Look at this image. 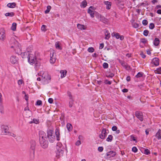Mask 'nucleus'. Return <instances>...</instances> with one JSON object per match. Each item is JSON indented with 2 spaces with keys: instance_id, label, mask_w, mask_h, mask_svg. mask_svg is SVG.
I'll list each match as a JSON object with an SVG mask.
<instances>
[{
  "instance_id": "nucleus-1",
  "label": "nucleus",
  "mask_w": 161,
  "mask_h": 161,
  "mask_svg": "<svg viewBox=\"0 0 161 161\" xmlns=\"http://www.w3.org/2000/svg\"><path fill=\"white\" fill-rule=\"evenodd\" d=\"M39 140L41 146L44 149L47 148L48 146V142L45 133L40 131L39 133Z\"/></svg>"
},
{
  "instance_id": "nucleus-2",
  "label": "nucleus",
  "mask_w": 161,
  "mask_h": 161,
  "mask_svg": "<svg viewBox=\"0 0 161 161\" xmlns=\"http://www.w3.org/2000/svg\"><path fill=\"white\" fill-rule=\"evenodd\" d=\"M36 147V141L33 140H31L29 143V159L31 161L33 160L35 158V151Z\"/></svg>"
},
{
  "instance_id": "nucleus-3",
  "label": "nucleus",
  "mask_w": 161,
  "mask_h": 161,
  "mask_svg": "<svg viewBox=\"0 0 161 161\" xmlns=\"http://www.w3.org/2000/svg\"><path fill=\"white\" fill-rule=\"evenodd\" d=\"M28 62L31 65L35 63V68L36 70H37L41 66L40 63L36 61V59L35 56L33 54L30 53L28 54Z\"/></svg>"
},
{
  "instance_id": "nucleus-4",
  "label": "nucleus",
  "mask_w": 161,
  "mask_h": 161,
  "mask_svg": "<svg viewBox=\"0 0 161 161\" xmlns=\"http://www.w3.org/2000/svg\"><path fill=\"white\" fill-rule=\"evenodd\" d=\"M56 148L57 150L56 151V155L57 158H58L60 156H63L64 148L62 146H58V145H57Z\"/></svg>"
},
{
  "instance_id": "nucleus-5",
  "label": "nucleus",
  "mask_w": 161,
  "mask_h": 161,
  "mask_svg": "<svg viewBox=\"0 0 161 161\" xmlns=\"http://www.w3.org/2000/svg\"><path fill=\"white\" fill-rule=\"evenodd\" d=\"M40 74H42V75H40L44 79L46 80L48 79L50 80L51 79V77L50 75H49L47 72H43L41 71L40 73Z\"/></svg>"
},
{
  "instance_id": "nucleus-6",
  "label": "nucleus",
  "mask_w": 161,
  "mask_h": 161,
  "mask_svg": "<svg viewBox=\"0 0 161 161\" xmlns=\"http://www.w3.org/2000/svg\"><path fill=\"white\" fill-rule=\"evenodd\" d=\"M135 115L141 121L143 120V117L142 112L138 111H136Z\"/></svg>"
},
{
  "instance_id": "nucleus-7",
  "label": "nucleus",
  "mask_w": 161,
  "mask_h": 161,
  "mask_svg": "<svg viewBox=\"0 0 161 161\" xmlns=\"http://www.w3.org/2000/svg\"><path fill=\"white\" fill-rule=\"evenodd\" d=\"M107 130L105 128H103L101 134H100L99 136L101 139H104L107 135Z\"/></svg>"
},
{
  "instance_id": "nucleus-8",
  "label": "nucleus",
  "mask_w": 161,
  "mask_h": 161,
  "mask_svg": "<svg viewBox=\"0 0 161 161\" xmlns=\"http://www.w3.org/2000/svg\"><path fill=\"white\" fill-rule=\"evenodd\" d=\"M5 38V31L3 28L0 29V40H3Z\"/></svg>"
},
{
  "instance_id": "nucleus-9",
  "label": "nucleus",
  "mask_w": 161,
  "mask_h": 161,
  "mask_svg": "<svg viewBox=\"0 0 161 161\" xmlns=\"http://www.w3.org/2000/svg\"><path fill=\"white\" fill-rule=\"evenodd\" d=\"M116 153L114 151H111L108 152L106 154V158H110L112 157H114L116 155Z\"/></svg>"
},
{
  "instance_id": "nucleus-10",
  "label": "nucleus",
  "mask_w": 161,
  "mask_h": 161,
  "mask_svg": "<svg viewBox=\"0 0 161 161\" xmlns=\"http://www.w3.org/2000/svg\"><path fill=\"white\" fill-rule=\"evenodd\" d=\"M1 128L4 131V133H5L6 134H9L10 132L8 131L9 130V127L8 126L3 125L1 126Z\"/></svg>"
},
{
  "instance_id": "nucleus-11",
  "label": "nucleus",
  "mask_w": 161,
  "mask_h": 161,
  "mask_svg": "<svg viewBox=\"0 0 161 161\" xmlns=\"http://www.w3.org/2000/svg\"><path fill=\"white\" fill-rule=\"evenodd\" d=\"M159 59L158 58L155 57L153 59L151 63L153 64L155 66H157L159 65Z\"/></svg>"
},
{
  "instance_id": "nucleus-12",
  "label": "nucleus",
  "mask_w": 161,
  "mask_h": 161,
  "mask_svg": "<svg viewBox=\"0 0 161 161\" xmlns=\"http://www.w3.org/2000/svg\"><path fill=\"white\" fill-rule=\"evenodd\" d=\"M56 140L59 141L60 140V130L58 127H57L55 130Z\"/></svg>"
},
{
  "instance_id": "nucleus-13",
  "label": "nucleus",
  "mask_w": 161,
  "mask_h": 161,
  "mask_svg": "<svg viewBox=\"0 0 161 161\" xmlns=\"http://www.w3.org/2000/svg\"><path fill=\"white\" fill-rule=\"evenodd\" d=\"M18 61L17 58L14 56H12L10 58V61L13 64H15Z\"/></svg>"
},
{
  "instance_id": "nucleus-14",
  "label": "nucleus",
  "mask_w": 161,
  "mask_h": 161,
  "mask_svg": "<svg viewBox=\"0 0 161 161\" xmlns=\"http://www.w3.org/2000/svg\"><path fill=\"white\" fill-rule=\"evenodd\" d=\"M93 7L92 6L90 7L89 8L88 10V13H89L91 15V17L93 18L94 17V12L92 9H90L91 8H92Z\"/></svg>"
},
{
  "instance_id": "nucleus-15",
  "label": "nucleus",
  "mask_w": 161,
  "mask_h": 161,
  "mask_svg": "<svg viewBox=\"0 0 161 161\" xmlns=\"http://www.w3.org/2000/svg\"><path fill=\"white\" fill-rule=\"evenodd\" d=\"M100 20L105 24H107L108 22V20L103 16L100 18Z\"/></svg>"
},
{
  "instance_id": "nucleus-16",
  "label": "nucleus",
  "mask_w": 161,
  "mask_h": 161,
  "mask_svg": "<svg viewBox=\"0 0 161 161\" xmlns=\"http://www.w3.org/2000/svg\"><path fill=\"white\" fill-rule=\"evenodd\" d=\"M56 59V55L53 56H51L50 57V62L51 64H53L55 63Z\"/></svg>"
},
{
  "instance_id": "nucleus-17",
  "label": "nucleus",
  "mask_w": 161,
  "mask_h": 161,
  "mask_svg": "<svg viewBox=\"0 0 161 161\" xmlns=\"http://www.w3.org/2000/svg\"><path fill=\"white\" fill-rule=\"evenodd\" d=\"M77 27L81 30H85L86 29V27L83 25H81L78 24L77 25Z\"/></svg>"
},
{
  "instance_id": "nucleus-18",
  "label": "nucleus",
  "mask_w": 161,
  "mask_h": 161,
  "mask_svg": "<svg viewBox=\"0 0 161 161\" xmlns=\"http://www.w3.org/2000/svg\"><path fill=\"white\" fill-rule=\"evenodd\" d=\"M105 4L106 5V8L107 9H109L110 8L111 6L112 3L109 1H105L104 2Z\"/></svg>"
},
{
  "instance_id": "nucleus-19",
  "label": "nucleus",
  "mask_w": 161,
  "mask_h": 161,
  "mask_svg": "<svg viewBox=\"0 0 161 161\" xmlns=\"http://www.w3.org/2000/svg\"><path fill=\"white\" fill-rule=\"evenodd\" d=\"M156 137L158 139H161V130L159 129L156 135Z\"/></svg>"
},
{
  "instance_id": "nucleus-20",
  "label": "nucleus",
  "mask_w": 161,
  "mask_h": 161,
  "mask_svg": "<svg viewBox=\"0 0 161 161\" xmlns=\"http://www.w3.org/2000/svg\"><path fill=\"white\" fill-rule=\"evenodd\" d=\"M16 5L15 3H9L7 4V6L9 8H13L15 7Z\"/></svg>"
},
{
  "instance_id": "nucleus-21",
  "label": "nucleus",
  "mask_w": 161,
  "mask_h": 161,
  "mask_svg": "<svg viewBox=\"0 0 161 161\" xmlns=\"http://www.w3.org/2000/svg\"><path fill=\"white\" fill-rule=\"evenodd\" d=\"M114 75V74L111 72L110 71L106 73V76L107 77L112 78Z\"/></svg>"
},
{
  "instance_id": "nucleus-22",
  "label": "nucleus",
  "mask_w": 161,
  "mask_h": 161,
  "mask_svg": "<svg viewBox=\"0 0 161 161\" xmlns=\"http://www.w3.org/2000/svg\"><path fill=\"white\" fill-rule=\"evenodd\" d=\"M105 31H105V35L106 36L105 39L108 40L110 37V33L108 30H105Z\"/></svg>"
},
{
  "instance_id": "nucleus-23",
  "label": "nucleus",
  "mask_w": 161,
  "mask_h": 161,
  "mask_svg": "<svg viewBox=\"0 0 161 161\" xmlns=\"http://www.w3.org/2000/svg\"><path fill=\"white\" fill-rule=\"evenodd\" d=\"M160 42V41L158 38H156L153 42L154 45L156 46H158Z\"/></svg>"
},
{
  "instance_id": "nucleus-24",
  "label": "nucleus",
  "mask_w": 161,
  "mask_h": 161,
  "mask_svg": "<svg viewBox=\"0 0 161 161\" xmlns=\"http://www.w3.org/2000/svg\"><path fill=\"white\" fill-rule=\"evenodd\" d=\"M47 137L48 138L49 141L51 143L53 142L55 140V136L53 135L49 136Z\"/></svg>"
},
{
  "instance_id": "nucleus-25",
  "label": "nucleus",
  "mask_w": 161,
  "mask_h": 161,
  "mask_svg": "<svg viewBox=\"0 0 161 161\" xmlns=\"http://www.w3.org/2000/svg\"><path fill=\"white\" fill-rule=\"evenodd\" d=\"M67 71L66 70H61L60 71V73L61 74V77L63 78L64 77L66 74Z\"/></svg>"
},
{
  "instance_id": "nucleus-26",
  "label": "nucleus",
  "mask_w": 161,
  "mask_h": 161,
  "mask_svg": "<svg viewBox=\"0 0 161 161\" xmlns=\"http://www.w3.org/2000/svg\"><path fill=\"white\" fill-rule=\"evenodd\" d=\"M66 127L67 128V130H69V131H70L72 129V125L69 123H68L66 125Z\"/></svg>"
},
{
  "instance_id": "nucleus-27",
  "label": "nucleus",
  "mask_w": 161,
  "mask_h": 161,
  "mask_svg": "<svg viewBox=\"0 0 161 161\" xmlns=\"http://www.w3.org/2000/svg\"><path fill=\"white\" fill-rule=\"evenodd\" d=\"M17 24L16 23H13L11 27V29L13 31H15L16 29Z\"/></svg>"
},
{
  "instance_id": "nucleus-28",
  "label": "nucleus",
  "mask_w": 161,
  "mask_h": 161,
  "mask_svg": "<svg viewBox=\"0 0 161 161\" xmlns=\"http://www.w3.org/2000/svg\"><path fill=\"white\" fill-rule=\"evenodd\" d=\"M0 112L1 114H3L4 113L3 103H0Z\"/></svg>"
},
{
  "instance_id": "nucleus-29",
  "label": "nucleus",
  "mask_w": 161,
  "mask_h": 161,
  "mask_svg": "<svg viewBox=\"0 0 161 161\" xmlns=\"http://www.w3.org/2000/svg\"><path fill=\"white\" fill-rule=\"evenodd\" d=\"M87 2L86 0L83 1L80 4V6L83 8H85L87 5Z\"/></svg>"
},
{
  "instance_id": "nucleus-30",
  "label": "nucleus",
  "mask_w": 161,
  "mask_h": 161,
  "mask_svg": "<svg viewBox=\"0 0 161 161\" xmlns=\"http://www.w3.org/2000/svg\"><path fill=\"white\" fill-rule=\"evenodd\" d=\"M32 114V112L31 111H29L26 112L25 114L26 117L28 118L30 117Z\"/></svg>"
},
{
  "instance_id": "nucleus-31",
  "label": "nucleus",
  "mask_w": 161,
  "mask_h": 161,
  "mask_svg": "<svg viewBox=\"0 0 161 161\" xmlns=\"http://www.w3.org/2000/svg\"><path fill=\"white\" fill-rule=\"evenodd\" d=\"M53 130H48L47 131V137L51 136L53 135Z\"/></svg>"
},
{
  "instance_id": "nucleus-32",
  "label": "nucleus",
  "mask_w": 161,
  "mask_h": 161,
  "mask_svg": "<svg viewBox=\"0 0 161 161\" xmlns=\"http://www.w3.org/2000/svg\"><path fill=\"white\" fill-rule=\"evenodd\" d=\"M15 14L13 12L7 13L5 14L6 16L12 17L14 16Z\"/></svg>"
},
{
  "instance_id": "nucleus-33",
  "label": "nucleus",
  "mask_w": 161,
  "mask_h": 161,
  "mask_svg": "<svg viewBox=\"0 0 161 161\" xmlns=\"http://www.w3.org/2000/svg\"><path fill=\"white\" fill-rule=\"evenodd\" d=\"M113 136L112 135H109L106 139V141L108 142H111L112 140Z\"/></svg>"
},
{
  "instance_id": "nucleus-34",
  "label": "nucleus",
  "mask_w": 161,
  "mask_h": 161,
  "mask_svg": "<svg viewBox=\"0 0 161 161\" xmlns=\"http://www.w3.org/2000/svg\"><path fill=\"white\" fill-rule=\"evenodd\" d=\"M144 74L142 72H139L136 75V78H140L143 76Z\"/></svg>"
},
{
  "instance_id": "nucleus-35",
  "label": "nucleus",
  "mask_w": 161,
  "mask_h": 161,
  "mask_svg": "<svg viewBox=\"0 0 161 161\" xmlns=\"http://www.w3.org/2000/svg\"><path fill=\"white\" fill-rule=\"evenodd\" d=\"M67 95L69 97V98L70 100H73V97L71 94V92L69 91H68L67 92Z\"/></svg>"
},
{
  "instance_id": "nucleus-36",
  "label": "nucleus",
  "mask_w": 161,
  "mask_h": 161,
  "mask_svg": "<svg viewBox=\"0 0 161 161\" xmlns=\"http://www.w3.org/2000/svg\"><path fill=\"white\" fill-rule=\"evenodd\" d=\"M55 46L56 48H58L60 50H61L62 49V48L60 46V45L59 42H56L55 43Z\"/></svg>"
},
{
  "instance_id": "nucleus-37",
  "label": "nucleus",
  "mask_w": 161,
  "mask_h": 161,
  "mask_svg": "<svg viewBox=\"0 0 161 161\" xmlns=\"http://www.w3.org/2000/svg\"><path fill=\"white\" fill-rule=\"evenodd\" d=\"M51 8V7L50 6H48L47 7V10H46L45 11V13L46 14L48 13Z\"/></svg>"
},
{
  "instance_id": "nucleus-38",
  "label": "nucleus",
  "mask_w": 161,
  "mask_h": 161,
  "mask_svg": "<svg viewBox=\"0 0 161 161\" xmlns=\"http://www.w3.org/2000/svg\"><path fill=\"white\" fill-rule=\"evenodd\" d=\"M155 73L161 74V67L157 68L156 70H155Z\"/></svg>"
},
{
  "instance_id": "nucleus-39",
  "label": "nucleus",
  "mask_w": 161,
  "mask_h": 161,
  "mask_svg": "<svg viewBox=\"0 0 161 161\" xmlns=\"http://www.w3.org/2000/svg\"><path fill=\"white\" fill-rule=\"evenodd\" d=\"M39 122V121L37 119H34L32 121L30 122V124L34 123L37 124Z\"/></svg>"
},
{
  "instance_id": "nucleus-40",
  "label": "nucleus",
  "mask_w": 161,
  "mask_h": 161,
  "mask_svg": "<svg viewBox=\"0 0 161 161\" xmlns=\"http://www.w3.org/2000/svg\"><path fill=\"white\" fill-rule=\"evenodd\" d=\"M42 102L41 100H37L36 105L40 106L42 105Z\"/></svg>"
},
{
  "instance_id": "nucleus-41",
  "label": "nucleus",
  "mask_w": 161,
  "mask_h": 161,
  "mask_svg": "<svg viewBox=\"0 0 161 161\" xmlns=\"http://www.w3.org/2000/svg\"><path fill=\"white\" fill-rule=\"evenodd\" d=\"M46 28L47 26L46 25H42V27H41V30L44 32H45L46 31Z\"/></svg>"
},
{
  "instance_id": "nucleus-42",
  "label": "nucleus",
  "mask_w": 161,
  "mask_h": 161,
  "mask_svg": "<svg viewBox=\"0 0 161 161\" xmlns=\"http://www.w3.org/2000/svg\"><path fill=\"white\" fill-rule=\"evenodd\" d=\"M144 153L146 155H148L150 153V151L148 149L146 148L144 149Z\"/></svg>"
},
{
  "instance_id": "nucleus-43",
  "label": "nucleus",
  "mask_w": 161,
  "mask_h": 161,
  "mask_svg": "<svg viewBox=\"0 0 161 161\" xmlns=\"http://www.w3.org/2000/svg\"><path fill=\"white\" fill-rule=\"evenodd\" d=\"M87 50L89 52L92 53L94 51V49L92 47H90L88 48Z\"/></svg>"
},
{
  "instance_id": "nucleus-44",
  "label": "nucleus",
  "mask_w": 161,
  "mask_h": 161,
  "mask_svg": "<svg viewBox=\"0 0 161 161\" xmlns=\"http://www.w3.org/2000/svg\"><path fill=\"white\" fill-rule=\"evenodd\" d=\"M155 27V25L153 23H151L149 25V28L151 29H153Z\"/></svg>"
},
{
  "instance_id": "nucleus-45",
  "label": "nucleus",
  "mask_w": 161,
  "mask_h": 161,
  "mask_svg": "<svg viewBox=\"0 0 161 161\" xmlns=\"http://www.w3.org/2000/svg\"><path fill=\"white\" fill-rule=\"evenodd\" d=\"M149 31L148 30H145L143 31V35L145 36H147L149 33Z\"/></svg>"
},
{
  "instance_id": "nucleus-46",
  "label": "nucleus",
  "mask_w": 161,
  "mask_h": 161,
  "mask_svg": "<svg viewBox=\"0 0 161 161\" xmlns=\"http://www.w3.org/2000/svg\"><path fill=\"white\" fill-rule=\"evenodd\" d=\"M73 100H71L69 102V106L70 108H71L73 104Z\"/></svg>"
},
{
  "instance_id": "nucleus-47",
  "label": "nucleus",
  "mask_w": 161,
  "mask_h": 161,
  "mask_svg": "<svg viewBox=\"0 0 161 161\" xmlns=\"http://www.w3.org/2000/svg\"><path fill=\"white\" fill-rule=\"evenodd\" d=\"M130 140L133 141H136V142H137V141H136V137L133 135H132L130 136Z\"/></svg>"
},
{
  "instance_id": "nucleus-48",
  "label": "nucleus",
  "mask_w": 161,
  "mask_h": 161,
  "mask_svg": "<svg viewBox=\"0 0 161 161\" xmlns=\"http://www.w3.org/2000/svg\"><path fill=\"white\" fill-rule=\"evenodd\" d=\"M142 24L144 25H146L148 24V21L146 19H144L142 21Z\"/></svg>"
},
{
  "instance_id": "nucleus-49",
  "label": "nucleus",
  "mask_w": 161,
  "mask_h": 161,
  "mask_svg": "<svg viewBox=\"0 0 161 161\" xmlns=\"http://www.w3.org/2000/svg\"><path fill=\"white\" fill-rule=\"evenodd\" d=\"M103 66L104 69L107 68L108 67V65L106 63H104L103 64Z\"/></svg>"
},
{
  "instance_id": "nucleus-50",
  "label": "nucleus",
  "mask_w": 161,
  "mask_h": 161,
  "mask_svg": "<svg viewBox=\"0 0 161 161\" xmlns=\"http://www.w3.org/2000/svg\"><path fill=\"white\" fill-rule=\"evenodd\" d=\"M141 42L144 44H145L147 42V40L145 38H142L141 39Z\"/></svg>"
},
{
  "instance_id": "nucleus-51",
  "label": "nucleus",
  "mask_w": 161,
  "mask_h": 161,
  "mask_svg": "<svg viewBox=\"0 0 161 161\" xmlns=\"http://www.w3.org/2000/svg\"><path fill=\"white\" fill-rule=\"evenodd\" d=\"M95 16L97 18L100 19L101 17L102 16L98 13H96L95 14Z\"/></svg>"
},
{
  "instance_id": "nucleus-52",
  "label": "nucleus",
  "mask_w": 161,
  "mask_h": 161,
  "mask_svg": "<svg viewBox=\"0 0 161 161\" xmlns=\"http://www.w3.org/2000/svg\"><path fill=\"white\" fill-rule=\"evenodd\" d=\"M125 68L127 70H129L131 69L130 66L127 64L126 65Z\"/></svg>"
},
{
  "instance_id": "nucleus-53",
  "label": "nucleus",
  "mask_w": 161,
  "mask_h": 161,
  "mask_svg": "<svg viewBox=\"0 0 161 161\" xmlns=\"http://www.w3.org/2000/svg\"><path fill=\"white\" fill-rule=\"evenodd\" d=\"M132 150L133 152L135 153H136L137 152L138 149L136 147H132Z\"/></svg>"
},
{
  "instance_id": "nucleus-54",
  "label": "nucleus",
  "mask_w": 161,
  "mask_h": 161,
  "mask_svg": "<svg viewBox=\"0 0 161 161\" xmlns=\"http://www.w3.org/2000/svg\"><path fill=\"white\" fill-rule=\"evenodd\" d=\"M51 53H50V57H51V56H54L56 55V53H55V52L54 51V50H52L51 52Z\"/></svg>"
},
{
  "instance_id": "nucleus-55",
  "label": "nucleus",
  "mask_w": 161,
  "mask_h": 161,
  "mask_svg": "<svg viewBox=\"0 0 161 161\" xmlns=\"http://www.w3.org/2000/svg\"><path fill=\"white\" fill-rule=\"evenodd\" d=\"M33 50V47L32 46L30 47L27 48V51L28 52H31V50Z\"/></svg>"
},
{
  "instance_id": "nucleus-56",
  "label": "nucleus",
  "mask_w": 161,
  "mask_h": 161,
  "mask_svg": "<svg viewBox=\"0 0 161 161\" xmlns=\"http://www.w3.org/2000/svg\"><path fill=\"white\" fill-rule=\"evenodd\" d=\"M114 36L116 37L117 39H119V38L120 35L119 33H116L114 34Z\"/></svg>"
},
{
  "instance_id": "nucleus-57",
  "label": "nucleus",
  "mask_w": 161,
  "mask_h": 161,
  "mask_svg": "<svg viewBox=\"0 0 161 161\" xmlns=\"http://www.w3.org/2000/svg\"><path fill=\"white\" fill-rule=\"evenodd\" d=\"M103 147H99L98 148V150L99 152H102L103 150Z\"/></svg>"
},
{
  "instance_id": "nucleus-58",
  "label": "nucleus",
  "mask_w": 161,
  "mask_h": 161,
  "mask_svg": "<svg viewBox=\"0 0 161 161\" xmlns=\"http://www.w3.org/2000/svg\"><path fill=\"white\" fill-rule=\"evenodd\" d=\"M117 129V127L116 126H114L112 127V129L113 131H115Z\"/></svg>"
},
{
  "instance_id": "nucleus-59",
  "label": "nucleus",
  "mask_w": 161,
  "mask_h": 161,
  "mask_svg": "<svg viewBox=\"0 0 161 161\" xmlns=\"http://www.w3.org/2000/svg\"><path fill=\"white\" fill-rule=\"evenodd\" d=\"M81 143V141L80 140H78L75 143V145L77 146H79Z\"/></svg>"
},
{
  "instance_id": "nucleus-60",
  "label": "nucleus",
  "mask_w": 161,
  "mask_h": 161,
  "mask_svg": "<svg viewBox=\"0 0 161 161\" xmlns=\"http://www.w3.org/2000/svg\"><path fill=\"white\" fill-rule=\"evenodd\" d=\"M140 55H141L142 57L143 58H145L146 57V55L144 54L142 52H141L140 53Z\"/></svg>"
},
{
  "instance_id": "nucleus-61",
  "label": "nucleus",
  "mask_w": 161,
  "mask_h": 161,
  "mask_svg": "<svg viewBox=\"0 0 161 161\" xmlns=\"http://www.w3.org/2000/svg\"><path fill=\"white\" fill-rule=\"evenodd\" d=\"M48 102L50 103H53V99L51 98H49L48 100Z\"/></svg>"
},
{
  "instance_id": "nucleus-62",
  "label": "nucleus",
  "mask_w": 161,
  "mask_h": 161,
  "mask_svg": "<svg viewBox=\"0 0 161 161\" xmlns=\"http://www.w3.org/2000/svg\"><path fill=\"white\" fill-rule=\"evenodd\" d=\"M104 47V44L103 43L100 44L99 48L100 49H102Z\"/></svg>"
},
{
  "instance_id": "nucleus-63",
  "label": "nucleus",
  "mask_w": 161,
  "mask_h": 161,
  "mask_svg": "<svg viewBox=\"0 0 161 161\" xmlns=\"http://www.w3.org/2000/svg\"><path fill=\"white\" fill-rule=\"evenodd\" d=\"M128 91V89H126V88H124V89H123L122 90V92H124V93L127 92Z\"/></svg>"
},
{
  "instance_id": "nucleus-64",
  "label": "nucleus",
  "mask_w": 161,
  "mask_h": 161,
  "mask_svg": "<svg viewBox=\"0 0 161 161\" xmlns=\"http://www.w3.org/2000/svg\"><path fill=\"white\" fill-rule=\"evenodd\" d=\"M23 82V81L22 80H19L18 81V84L19 85H21Z\"/></svg>"
}]
</instances>
